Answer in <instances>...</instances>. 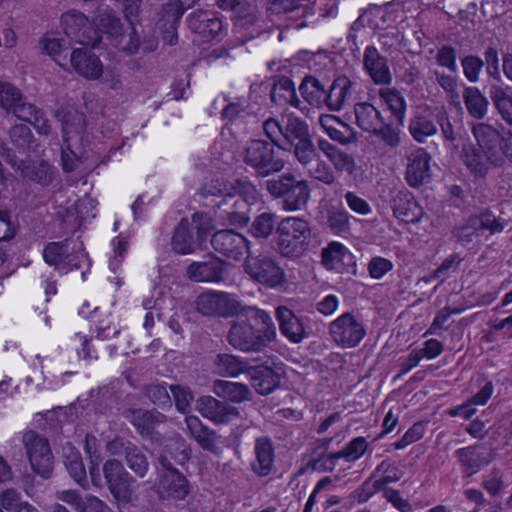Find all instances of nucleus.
<instances>
[{
	"label": "nucleus",
	"instance_id": "obj_1",
	"mask_svg": "<svg viewBox=\"0 0 512 512\" xmlns=\"http://www.w3.org/2000/svg\"><path fill=\"white\" fill-rule=\"evenodd\" d=\"M238 319L231 322L227 342L242 352H261L276 338L270 315L254 306H243Z\"/></svg>",
	"mask_w": 512,
	"mask_h": 512
},
{
	"label": "nucleus",
	"instance_id": "obj_2",
	"mask_svg": "<svg viewBox=\"0 0 512 512\" xmlns=\"http://www.w3.org/2000/svg\"><path fill=\"white\" fill-rule=\"evenodd\" d=\"M0 107L31 123L39 134H50L51 124L44 113L32 103L23 101L20 90L9 82L0 81Z\"/></svg>",
	"mask_w": 512,
	"mask_h": 512
},
{
	"label": "nucleus",
	"instance_id": "obj_3",
	"mask_svg": "<svg viewBox=\"0 0 512 512\" xmlns=\"http://www.w3.org/2000/svg\"><path fill=\"white\" fill-rule=\"evenodd\" d=\"M472 134L493 166L500 167L506 160L512 163V130L500 133L492 125L480 122L473 125Z\"/></svg>",
	"mask_w": 512,
	"mask_h": 512
},
{
	"label": "nucleus",
	"instance_id": "obj_4",
	"mask_svg": "<svg viewBox=\"0 0 512 512\" xmlns=\"http://www.w3.org/2000/svg\"><path fill=\"white\" fill-rule=\"evenodd\" d=\"M266 187L274 198L282 199V208L285 211L302 210L310 200L309 182L305 179L298 180L291 173L268 180Z\"/></svg>",
	"mask_w": 512,
	"mask_h": 512
},
{
	"label": "nucleus",
	"instance_id": "obj_5",
	"mask_svg": "<svg viewBox=\"0 0 512 512\" xmlns=\"http://www.w3.org/2000/svg\"><path fill=\"white\" fill-rule=\"evenodd\" d=\"M276 232L277 247L283 256L299 257L307 249L311 229L304 218L286 217L279 222Z\"/></svg>",
	"mask_w": 512,
	"mask_h": 512
},
{
	"label": "nucleus",
	"instance_id": "obj_6",
	"mask_svg": "<svg viewBox=\"0 0 512 512\" xmlns=\"http://www.w3.org/2000/svg\"><path fill=\"white\" fill-rule=\"evenodd\" d=\"M243 304L236 294L209 289L195 300V309L204 317L231 318L243 311Z\"/></svg>",
	"mask_w": 512,
	"mask_h": 512
},
{
	"label": "nucleus",
	"instance_id": "obj_7",
	"mask_svg": "<svg viewBox=\"0 0 512 512\" xmlns=\"http://www.w3.org/2000/svg\"><path fill=\"white\" fill-rule=\"evenodd\" d=\"M241 156L244 163L262 177L277 173L285 166L284 161L276 157L273 144L264 140L249 141Z\"/></svg>",
	"mask_w": 512,
	"mask_h": 512
},
{
	"label": "nucleus",
	"instance_id": "obj_8",
	"mask_svg": "<svg viewBox=\"0 0 512 512\" xmlns=\"http://www.w3.org/2000/svg\"><path fill=\"white\" fill-rule=\"evenodd\" d=\"M244 271L250 278L268 287H275L284 281V272L275 260L268 255L249 254L243 264Z\"/></svg>",
	"mask_w": 512,
	"mask_h": 512
},
{
	"label": "nucleus",
	"instance_id": "obj_9",
	"mask_svg": "<svg viewBox=\"0 0 512 512\" xmlns=\"http://www.w3.org/2000/svg\"><path fill=\"white\" fill-rule=\"evenodd\" d=\"M329 334L338 346L354 348L363 340L366 330L359 319L347 312L329 324Z\"/></svg>",
	"mask_w": 512,
	"mask_h": 512
},
{
	"label": "nucleus",
	"instance_id": "obj_10",
	"mask_svg": "<svg viewBox=\"0 0 512 512\" xmlns=\"http://www.w3.org/2000/svg\"><path fill=\"white\" fill-rule=\"evenodd\" d=\"M23 443L33 471L43 478H49L53 469V456L48 441L28 431L23 436Z\"/></svg>",
	"mask_w": 512,
	"mask_h": 512
},
{
	"label": "nucleus",
	"instance_id": "obj_11",
	"mask_svg": "<svg viewBox=\"0 0 512 512\" xmlns=\"http://www.w3.org/2000/svg\"><path fill=\"white\" fill-rule=\"evenodd\" d=\"M103 474L110 493L120 502L128 503L132 499L133 477L117 459L107 460L103 465Z\"/></svg>",
	"mask_w": 512,
	"mask_h": 512
},
{
	"label": "nucleus",
	"instance_id": "obj_12",
	"mask_svg": "<svg viewBox=\"0 0 512 512\" xmlns=\"http://www.w3.org/2000/svg\"><path fill=\"white\" fill-rule=\"evenodd\" d=\"M61 24L65 34L74 42L95 46L100 36L88 18L77 10H70L61 17Z\"/></svg>",
	"mask_w": 512,
	"mask_h": 512
},
{
	"label": "nucleus",
	"instance_id": "obj_13",
	"mask_svg": "<svg viewBox=\"0 0 512 512\" xmlns=\"http://www.w3.org/2000/svg\"><path fill=\"white\" fill-rule=\"evenodd\" d=\"M213 249L233 260L242 259L249 251V241L240 233L226 229L216 232L211 239Z\"/></svg>",
	"mask_w": 512,
	"mask_h": 512
},
{
	"label": "nucleus",
	"instance_id": "obj_14",
	"mask_svg": "<svg viewBox=\"0 0 512 512\" xmlns=\"http://www.w3.org/2000/svg\"><path fill=\"white\" fill-rule=\"evenodd\" d=\"M430 178V155L423 148L413 150L406 158L405 179L408 185L420 187Z\"/></svg>",
	"mask_w": 512,
	"mask_h": 512
},
{
	"label": "nucleus",
	"instance_id": "obj_15",
	"mask_svg": "<svg viewBox=\"0 0 512 512\" xmlns=\"http://www.w3.org/2000/svg\"><path fill=\"white\" fill-rule=\"evenodd\" d=\"M225 263L216 256L209 255L203 261L192 262L186 270V276L194 282L217 283L223 280Z\"/></svg>",
	"mask_w": 512,
	"mask_h": 512
},
{
	"label": "nucleus",
	"instance_id": "obj_16",
	"mask_svg": "<svg viewBox=\"0 0 512 512\" xmlns=\"http://www.w3.org/2000/svg\"><path fill=\"white\" fill-rule=\"evenodd\" d=\"M184 11L185 8L180 0H169L160 11L157 25L163 40L169 45L177 42V28Z\"/></svg>",
	"mask_w": 512,
	"mask_h": 512
},
{
	"label": "nucleus",
	"instance_id": "obj_17",
	"mask_svg": "<svg viewBox=\"0 0 512 512\" xmlns=\"http://www.w3.org/2000/svg\"><path fill=\"white\" fill-rule=\"evenodd\" d=\"M197 410L205 418L218 423H228L238 418L239 411L235 406L217 400L212 396H202L197 400Z\"/></svg>",
	"mask_w": 512,
	"mask_h": 512
},
{
	"label": "nucleus",
	"instance_id": "obj_18",
	"mask_svg": "<svg viewBox=\"0 0 512 512\" xmlns=\"http://www.w3.org/2000/svg\"><path fill=\"white\" fill-rule=\"evenodd\" d=\"M191 458V448L181 436L168 439L157 457V462L162 469H176V464L184 465Z\"/></svg>",
	"mask_w": 512,
	"mask_h": 512
},
{
	"label": "nucleus",
	"instance_id": "obj_19",
	"mask_svg": "<svg viewBox=\"0 0 512 512\" xmlns=\"http://www.w3.org/2000/svg\"><path fill=\"white\" fill-rule=\"evenodd\" d=\"M130 421L137 432L152 443L160 441V435L156 432V427L166 422V416L156 410H134L131 413Z\"/></svg>",
	"mask_w": 512,
	"mask_h": 512
},
{
	"label": "nucleus",
	"instance_id": "obj_20",
	"mask_svg": "<svg viewBox=\"0 0 512 512\" xmlns=\"http://www.w3.org/2000/svg\"><path fill=\"white\" fill-rule=\"evenodd\" d=\"M70 65L77 74L89 80H96L103 74L100 59L88 49H74L70 55Z\"/></svg>",
	"mask_w": 512,
	"mask_h": 512
},
{
	"label": "nucleus",
	"instance_id": "obj_21",
	"mask_svg": "<svg viewBox=\"0 0 512 512\" xmlns=\"http://www.w3.org/2000/svg\"><path fill=\"white\" fill-rule=\"evenodd\" d=\"M185 424L190 436L197 444L206 451L215 455L220 454L221 448L218 445V435L207 426L203 425L201 420L196 416H186Z\"/></svg>",
	"mask_w": 512,
	"mask_h": 512
},
{
	"label": "nucleus",
	"instance_id": "obj_22",
	"mask_svg": "<svg viewBox=\"0 0 512 512\" xmlns=\"http://www.w3.org/2000/svg\"><path fill=\"white\" fill-rule=\"evenodd\" d=\"M158 489L167 497L182 500L189 493L187 479L177 469L159 471Z\"/></svg>",
	"mask_w": 512,
	"mask_h": 512
},
{
	"label": "nucleus",
	"instance_id": "obj_23",
	"mask_svg": "<svg viewBox=\"0 0 512 512\" xmlns=\"http://www.w3.org/2000/svg\"><path fill=\"white\" fill-rule=\"evenodd\" d=\"M189 28L206 39H213L220 34L222 21L211 11H195L188 16Z\"/></svg>",
	"mask_w": 512,
	"mask_h": 512
},
{
	"label": "nucleus",
	"instance_id": "obj_24",
	"mask_svg": "<svg viewBox=\"0 0 512 512\" xmlns=\"http://www.w3.org/2000/svg\"><path fill=\"white\" fill-rule=\"evenodd\" d=\"M363 62L366 71L376 84L385 85L391 82L392 77L387 61L375 47H366Z\"/></svg>",
	"mask_w": 512,
	"mask_h": 512
},
{
	"label": "nucleus",
	"instance_id": "obj_25",
	"mask_svg": "<svg viewBox=\"0 0 512 512\" xmlns=\"http://www.w3.org/2000/svg\"><path fill=\"white\" fill-rule=\"evenodd\" d=\"M276 318L279 322L281 333L291 342L300 343L306 338L305 328L300 319L286 306L276 309Z\"/></svg>",
	"mask_w": 512,
	"mask_h": 512
},
{
	"label": "nucleus",
	"instance_id": "obj_26",
	"mask_svg": "<svg viewBox=\"0 0 512 512\" xmlns=\"http://www.w3.org/2000/svg\"><path fill=\"white\" fill-rule=\"evenodd\" d=\"M353 94V82L346 76L337 77L325 95V105L331 111L341 110Z\"/></svg>",
	"mask_w": 512,
	"mask_h": 512
},
{
	"label": "nucleus",
	"instance_id": "obj_27",
	"mask_svg": "<svg viewBox=\"0 0 512 512\" xmlns=\"http://www.w3.org/2000/svg\"><path fill=\"white\" fill-rule=\"evenodd\" d=\"M456 456L462 465L463 471L471 476L491 462V457L485 449L478 446H469L458 449Z\"/></svg>",
	"mask_w": 512,
	"mask_h": 512
},
{
	"label": "nucleus",
	"instance_id": "obj_28",
	"mask_svg": "<svg viewBox=\"0 0 512 512\" xmlns=\"http://www.w3.org/2000/svg\"><path fill=\"white\" fill-rule=\"evenodd\" d=\"M394 216L404 223H417L423 217L422 207L409 194L399 193L394 198Z\"/></svg>",
	"mask_w": 512,
	"mask_h": 512
},
{
	"label": "nucleus",
	"instance_id": "obj_29",
	"mask_svg": "<svg viewBox=\"0 0 512 512\" xmlns=\"http://www.w3.org/2000/svg\"><path fill=\"white\" fill-rule=\"evenodd\" d=\"M461 159L475 177H484L489 170V165H493L478 143L477 146L473 144L464 145L461 151Z\"/></svg>",
	"mask_w": 512,
	"mask_h": 512
},
{
	"label": "nucleus",
	"instance_id": "obj_30",
	"mask_svg": "<svg viewBox=\"0 0 512 512\" xmlns=\"http://www.w3.org/2000/svg\"><path fill=\"white\" fill-rule=\"evenodd\" d=\"M67 252L68 247L66 242H52L45 247L43 251V257L46 263L49 265L58 266L66 263L73 268H80L81 260L85 259V255L80 253L73 256L68 255Z\"/></svg>",
	"mask_w": 512,
	"mask_h": 512
},
{
	"label": "nucleus",
	"instance_id": "obj_31",
	"mask_svg": "<svg viewBox=\"0 0 512 512\" xmlns=\"http://www.w3.org/2000/svg\"><path fill=\"white\" fill-rule=\"evenodd\" d=\"M356 124L363 131L372 133L383 126L384 118L381 112L371 103L360 102L354 106Z\"/></svg>",
	"mask_w": 512,
	"mask_h": 512
},
{
	"label": "nucleus",
	"instance_id": "obj_32",
	"mask_svg": "<svg viewBox=\"0 0 512 512\" xmlns=\"http://www.w3.org/2000/svg\"><path fill=\"white\" fill-rule=\"evenodd\" d=\"M256 460L252 463L253 471L261 476L270 474L274 462V449L270 440L259 438L255 443Z\"/></svg>",
	"mask_w": 512,
	"mask_h": 512
},
{
	"label": "nucleus",
	"instance_id": "obj_33",
	"mask_svg": "<svg viewBox=\"0 0 512 512\" xmlns=\"http://www.w3.org/2000/svg\"><path fill=\"white\" fill-rule=\"evenodd\" d=\"M318 147L332 163L336 171L341 173L347 172L349 174L354 171L355 162L351 155L345 153L326 140H319Z\"/></svg>",
	"mask_w": 512,
	"mask_h": 512
},
{
	"label": "nucleus",
	"instance_id": "obj_34",
	"mask_svg": "<svg viewBox=\"0 0 512 512\" xmlns=\"http://www.w3.org/2000/svg\"><path fill=\"white\" fill-rule=\"evenodd\" d=\"M171 245L176 253L183 255L193 253L200 246L197 239L194 240L192 236L188 220L182 219L180 221L175 229Z\"/></svg>",
	"mask_w": 512,
	"mask_h": 512
},
{
	"label": "nucleus",
	"instance_id": "obj_35",
	"mask_svg": "<svg viewBox=\"0 0 512 512\" xmlns=\"http://www.w3.org/2000/svg\"><path fill=\"white\" fill-rule=\"evenodd\" d=\"M368 446L369 444L364 437H355L342 450L327 454L326 460L332 466H334L339 459H344L347 462H355L365 454Z\"/></svg>",
	"mask_w": 512,
	"mask_h": 512
},
{
	"label": "nucleus",
	"instance_id": "obj_36",
	"mask_svg": "<svg viewBox=\"0 0 512 512\" xmlns=\"http://www.w3.org/2000/svg\"><path fill=\"white\" fill-rule=\"evenodd\" d=\"M489 95L501 118L508 125H512V95L509 93V87L491 85Z\"/></svg>",
	"mask_w": 512,
	"mask_h": 512
},
{
	"label": "nucleus",
	"instance_id": "obj_37",
	"mask_svg": "<svg viewBox=\"0 0 512 512\" xmlns=\"http://www.w3.org/2000/svg\"><path fill=\"white\" fill-rule=\"evenodd\" d=\"M125 463L127 467L139 478L147 476L150 462L143 448L127 442L125 450Z\"/></svg>",
	"mask_w": 512,
	"mask_h": 512
},
{
	"label": "nucleus",
	"instance_id": "obj_38",
	"mask_svg": "<svg viewBox=\"0 0 512 512\" xmlns=\"http://www.w3.org/2000/svg\"><path fill=\"white\" fill-rule=\"evenodd\" d=\"M462 97L470 116L475 119H483L485 117L489 102L477 87H466Z\"/></svg>",
	"mask_w": 512,
	"mask_h": 512
},
{
	"label": "nucleus",
	"instance_id": "obj_39",
	"mask_svg": "<svg viewBox=\"0 0 512 512\" xmlns=\"http://www.w3.org/2000/svg\"><path fill=\"white\" fill-rule=\"evenodd\" d=\"M213 391L218 397L226 398L237 403L250 398L249 388L244 384L236 382L216 380L213 384Z\"/></svg>",
	"mask_w": 512,
	"mask_h": 512
},
{
	"label": "nucleus",
	"instance_id": "obj_40",
	"mask_svg": "<svg viewBox=\"0 0 512 512\" xmlns=\"http://www.w3.org/2000/svg\"><path fill=\"white\" fill-rule=\"evenodd\" d=\"M250 375L251 385L259 394L267 395L279 385L278 375L269 367H258Z\"/></svg>",
	"mask_w": 512,
	"mask_h": 512
},
{
	"label": "nucleus",
	"instance_id": "obj_41",
	"mask_svg": "<svg viewBox=\"0 0 512 512\" xmlns=\"http://www.w3.org/2000/svg\"><path fill=\"white\" fill-rule=\"evenodd\" d=\"M246 370V363L232 354H218L214 360V372L222 377H237Z\"/></svg>",
	"mask_w": 512,
	"mask_h": 512
},
{
	"label": "nucleus",
	"instance_id": "obj_42",
	"mask_svg": "<svg viewBox=\"0 0 512 512\" xmlns=\"http://www.w3.org/2000/svg\"><path fill=\"white\" fill-rule=\"evenodd\" d=\"M308 139L310 138L306 123L297 117L289 116L284 127L283 144L289 150L296 142Z\"/></svg>",
	"mask_w": 512,
	"mask_h": 512
},
{
	"label": "nucleus",
	"instance_id": "obj_43",
	"mask_svg": "<svg viewBox=\"0 0 512 512\" xmlns=\"http://www.w3.org/2000/svg\"><path fill=\"white\" fill-rule=\"evenodd\" d=\"M300 92L304 99L315 107L325 104L326 90L321 82L314 77H306L300 85Z\"/></svg>",
	"mask_w": 512,
	"mask_h": 512
},
{
	"label": "nucleus",
	"instance_id": "obj_44",
	"mask_svg": "<svg viewBox=\"0 0 512 512\" xmlns=\"http://www.w3.org/2000/svg\"><path fill=\"white\" fill-rule=\"evenodd\" d=\"M379 97L383 100V102L387 105L391 113L394 115L396 120L402 124L405 111H406V102L402 94L396 89L392 88H381L379 90Z\"/></svg>",
	"mask_w": 512,
	"mask_h": 512
},
{
	"label": "nucleus",
	"instance_id": "obj_45",
	"mask_svg": "<svg viewBox=\"0 0 512 512\" xmlns=\"http://www.w3.org/2000/svg\"><path fill=\"white\" fill-rule=\"evenodd\" d=\"M409 131L417 142L423 143L427 137L436 134L437 127L429 117L417 114L410 120Z\"/></svg>",
	"mask_w": 512,
	"mask_h": 512
},
{
	"label": "nucleus",
	"instance_id": "obj_46",
	"mask_svg": "<svg viewBox=\"0 0 512 512\" xmlns=\"http://www.w3.org/2000/svg\"><path fill=\"white\" fill-rule=\"evenodd\" d=\"M402 474V471L393 462L384 460L376 467L372 474V478H375L373 485L379 489L386 484L398 481Z\"/></svg>",
	"mask_w": 512,
	"mask_h": 512
},
{
	"label": "nucleus",
	"instance_id": "obj_47",
	"mask_svg": "<svg viewBox=\"0 0 512 512\" xmlns=\"http://www.w3.org/2000/svg\"><path fill=\"white\" fill-rule=\"evenodd\" d=\"M22 174L24 177L45 186L53 180L54 170L48 162L39 161L25 166L22 169Z\"/></svg>",
	"mask_w": 512,
	"mask_h": 512
},
{
	"label": "nucleus",
	"instance_id": "obj_48",
	"mask_svg": "<svg viewBox=\"0 0 512 512\" xmlns=\"http://www.w3.org/2000/svg\"><path fill=\"white\" fill-rule=\"evenodd\" d=\"M43 50L60 66L67 65L68 43L64 39L46 37L42 40Z\"/></svg>",
	"mask_w": 512,
	"mask_h": 512
},
{
	"label": "nucleus",
	"instance_id": "obj_49",
	"mask_svg": "<svg viewBox=\"0 0 512 512\" xmlns=\"http://www.w3.org/2000/svg\"><path fill=\"white\" fill-rule=\"evenodd\" d=\"M95 26L98 33L100 31L115 38L121 36L123 32L120 19L110 11L100 13L95 19Z\"/></svg>",
	"mask_w": 512,
	"mask_h": 512
},
{
	"label": "nucleus",
	"instance_id": "obj_50",
	"mask_svg": "<svg viewBox=\"0 0 512 512\" xmlns=\"http://www.w3.org/2000/svg\"><path fill=\"white\" fill-rule=\"evenodd\" d=\"M275 220V214L264 212L254 219L249 231L255 238L266 239L275 230Z\"/></svg>",
	"mask_w": 512,
	"mask_h": 512
},
{
	"label": "nucleus",
	"instance_id": "obj_51",
	"mask_svg": "<svg viewBox=\"0 0 512 512\" xmlns=\"http://www.w3.org/2000/svg\"><path fill=\"white\" fill-rule=\"evenodd\" d=\"M271 99L278 105L288 103L296 105L298 100L296 99L293 83L289 79H282L277 82L271 91Z\"/></svg>",
	"mask_w": 512,
	"mask_h": 512
},
{
	"label": "nucleus",
	"instance_id": "obj_52",
	"mask_svg": "<svg viewBox=\"0 0 512 512\" xmlns=\"http://www.w3.org/2000/svg\"><path fill=\"white\" fill-rule=\"evenodd\" d=\"M85 129V116L78 111H68L63 119V141L69 142L72 134H80Z\"/></svg>",
	"mask_w": 512,
	"mask_h": 512
},
{
	"label": "nucleus",
	"instance_id": "obj_53",
	"mask_svg": "<svg viewBox=\"0 0 512 512\" xmlns=\"http://www.w3.org/2000/svg\"><path fill=\"white\" fill-rule=\"evenodd\" d=\"M321 255L322 263L327 269H337L343 264L347 249L341 243L332 242L322 250Z\"/></svg>",
	"mask_w": 512,
	"mask_h": 512
},
{
	"label": "nucleus",
	"instance_id": "obj_54",
	"mask_svg": "<svg viewBox=\"0 0 512 512\" xmlns=\"http://www.w3.org/2000/svg\"><path fill=\"white\" fill-rule=\"evenodd\" d=\"M292 147L295 158L305 169L311 166L319 157L311 139L296 142Z\"/></svg>",
	"mask_w": 512,
	"mask_h": 512
},
{
	"label": "nucleus",
	"instance_id": "obj_55",
	"mask_svg": "<svg viewBox=\"0 0 512 512\" xmlns=\"http://www.w3.org/2000/svg\"><path fill=\"white\" fill-rule=\"evenodd\" d=\"M69 450L70 453L65 456V466L75 482L84 486V483H86V470L83 465L82 458L79 452L74 451L72 448Z\"/></svg>",
	"mask_w": 512,
	"mask_h": 512
},
{
	"label": "nucleus",
	"instance_id": "obj_56",
	"mask_svg": "<svg viewBox=\"0 0 512 512\" xmlns=\"http://www.w3.org/2000/svg\"><path fill=\"white\" fill-rule=\"evenodd\" d=\"M175 407L178 412L188 414L191 409V403L194 400V395L188 386L180 384L170 385Z\"/></svg>",
	"mask_w": 512,
	"mask_h": 512
},
{
	"label": "nucleus",
	"instance_id": "obj_57",
	"mask_svg": "<svg viewBox=\"0 0 512 512\" xmlns=\"http://www.w3.org/2000/svg\"><path fill=\"white\" fill-rule=\"evenodd\" d=\"M307 175L315 180H318L326 185H333L336 181V176L332 168L320 156L317 160L306 168Z\"/></svg>",
	"mask_w": 512,
	"mask_h": 512
},
{
	"label": "nucleus",
	"instance_id": "obj_58",
	"mask_svg": "<svg viewBox=\"0 0 512 512\" xmlns=\"http://www.w3.org/2000/svg\"><path fill=\"white\" fill-rule=\"evenodd\" d=\"M318 121L321 128L332 140L338 141L340 143L348 142V138L339 129L341 126L344 127L345 125L340 121L338 117L333 115H321Z\"/></svg>",
	"mask_w": 512,
	"mask_h": 512
},
{
	"label": "nucleus",
	"instance_id": "obj_59",
	"mask_svg": "<svg viewBox=\"0 0 512 512\" xmlns=\"http://www.w3.org/2000/svg\"><path fill=\"white\" fill-rule=\"evenodd\" d=\"M479 232L480 230L474 216H470L464 223L456 226L452 234L459 242L465 245L471 243L479 235Z\"/></svg>",
	"mask_w": 512,
	"mask_h": 512
},
{
	"label": "nucleus",
	"instance_id": "obj_60",
	"mask_svg": "<svg viewBox=\"0 0 512 512\" xmlns=\"http://www.w3.org/2000/svg\"><path fill=\"white\" fill-rule=\"evenodd\" d=\"M234 209L227 211V219L232 225L243 226L249 221V207L245 200L237 198L233 202Z\"/></svg>",
	"mask_w": 512,
	"mask_h": 512
},
{
	"label": "nucleus",
	"instance_id": "obj_61",
	"mask_svg": "<svg viewBox=\"0 0 512 512\" xmlns=\"http://www.w3.org/2000/svg\"><path fill=\"white\" fill-rule=\"evenodd\" d=\"M146 396L151 400L152 403L159 407H171L172 400L167 391L166 386L161 384L149 385L145 389Z\"/></svg>",
	"mask_w": 512,
	"mask_h": 512
},
{
	"label": "nucleus",
	"instance_id": "obj_62",
	"mask_svg": "<svg viewBox=\"0 0 512 512\" xmlns=\"http://www.w3.org/2000/svg\"><path fill=\"white\" fill-rule=\"evenodd\" d=\"M482 486L492 496L501 493L505 488L502 471L494 468L489 473L485 474Z\"/></svg>",
	"mask_w": 512,
	"mask_h": 512
},
{
	"label": "nucleus",
	"instance_id": "obj_63",
	"mask_svg": "<svg viewBox=\"0 0 512 512\" xmlns=\"http://www.w3.org/2000/svg\"><path fill=\"white\" fill-rule=\"evenodd\" d=\"M349 214L344 209H337L329 211L328 225L337 234L345 233L350 228Z\"/></svg>",
	"mask_w": 512,
	"mask_h": 512
},
{
	"label": "nucleus",
	"instance_id": "obj_64",
	"mask_svg": "<svg viewBox=\"0 0 512 512\" xmlns=\"http://www.w3.org/2000/svg\"><path fill=\"white\" fill-rule=\"evenodd\" d=\"M263 129L266 136L278 147L288 150V147L283 144L284 127L274 118H269L263 123Z\"/></svg>",
	"mask_w": 512,
	"mask_h": 512
}]
</instances>
